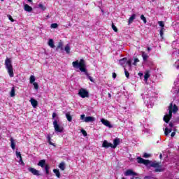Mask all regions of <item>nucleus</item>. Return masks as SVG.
<instances>
[{
    "instance_id": "e433bc0d",
    "label": "nucleus",
    "mask_w": 179,
    "mask_h": 179,
    "mask_svg": "<svg viewBox=\"0 0 179 179\" xmlns=\"http://www.w3.org/2000/svg\"><path fill=\"white\" fill-rule=\"evenodd\" d=\"M50 27H51V29H57V27H58V24L52 23V24H51Z\"/></svg>"
},
{
    "instance_id": "58836bf2",
    "label": "nucleus",
    "mask_w": 179,
    "mask_h": 179,
    "mask_svg": "<svg viewBox=\"0 0 179 179\" xmlns=\"http://www.w3.org/2000/svg\"><path fill=\"white\" fill-rule=\"evenodd\" d=\"M155 173H160V172L163 171V169L160 167H158V168L155 169Z\"/></svg>"
},
{
    "instance_id": "39448f33",
    "label": "nucleus",
    "mask_w": 179,
    "mask_h": 179,
    "mask_svg": "<svg viewBox=\"0 0 179 179\" xmlns=\"http://www.w3.org/2000/svg\"><path fill=\"white\" fill-rule=\"evenodd\" d=\"M78 95L82 97V99H85V97H89V92L85 88H80L78 92Z\"/></svg>"
},
{
    "instance_id": "e2e57ef3",
    "label": "nucleus",
    "mask_w": 179,
    "mask_h": 179,
    "mask_svg": "<svg viewBox=\"0 0 179 179\" xmlns=\"http://www.w3.org/2000/svg\"><path fill=\"white\" fill-rule=\"evenodd\" d=\"M1 1H3V0H1Z\"/></svg>"
},
{
    "instance_id": "a18cd8bd",
    "label": "nucleus",
    "mask_w": 179,
    "mask_h": 179,
    "mask_svg": "<svg viewBox=\"0 0 179 179\" xmlns=\"http://www.w3.org/2000/svg\"><path fill=\"white\" fill-rule=\"evenodd\" d=\"M143 157H145V159H148V157H150V155L148 153H144Z\"/></svg>"
},
{
    "instance_id": "864d4df0",
    "label": "nucleus",
    "mask_w": 179,
    "mask_h": 179,
    "mask_svg": "<svg viewBox=\"0 0 179 179\" xmlns=\"http://www.w3.org/2000/svg\"><path fill=\"white\" fill-rule=\"evenodd\" d=\"M138 76H140V78H141V76H143V73H138Z\"/></svg>"
},
{
    "instance_id": "c85d7f7f",
    "label": "nucleus",
    "mask_w": 179,
    "mask_h": 179,
    "mask_svg": "<svg viewBox=\"0 0 179 179\" xmlns=\"http://www.w3.org/2000/svg\"><path fill=\"white\" fill-rule=\"evenodd\" d=\"M36 82V78L34 76H31L29 78V83H34Z\"/></svg>"
},
{
    "instance_id": "bb28decb",
    "label": "nucleus",
    "mask_w": 179,
    "mask_h": 179,
    "mask_svg": "<svg viewBox=\"0 0 179 179\" xmlns=\"http://www.w3.org/2000/svg\"><path fill=\"white\" fill-rule=\"evenodd\" d=\"M59 169H60V170L64 171V170H65V162L60 163L59 165Z\"/></svg>"
},
{
    "instance_id": "7ed1b4c3",
    "label": "nucleus",
    "mask_w": 179,
    "mask_h": 179,
    "mask_svg": "<svg viewBox=\"0 0 179 179\" xmlns=\"http://www.w3.org/2000/svg\"><path fill=\"white\" fill-rule=\"evenodd\" d=\"M5 66L8 71V73L10 78H13L15 74L13 73V66L12 65V60L9 58H6L5 60Z\"/></svg>"
},
{
    "instance_id": "0eeeda50",
    "label": "nucleus",
    "mask_w": 179,
    "mask_h": 179,
    "mask_svg": "<svg viewBox=\"0 0 179 179\" xmlns=\"http://www.w3.org/2000/svg\"><path fill=\"white\" fill-rule=\"evenodd\" d=\"M137 162L139 164H145V166H148L150 163V161L148 159H143V158L138 157H137Z\"/></svg>"
},
{
    "instance_id": "c756f323",
    "label": "nucleus",
    "mask_w": 179,
    "mask_h": 179,
    "mask_svg": "<svg viewBox=\"0 0 179 179\" xmlns=\"http://www.w3.org/2000/svg\"><path fill=\"white\" fill-rule=\"evenodd\" d=\"M64 50L66 54H69V52H71V48L68 45L65 46Z\"/></svg>"
},
{
    "instance_id": "f3484780",
    "label": "nucleus",
    "mask_w": 179,
    "mask_h": 179,
    "mask_svg": "<svg viewBox=\"0 0 179 179\" xmlns=\"http://www.w3.org/2000/svg\"><path fill=\"white\" fill-rule=\"evenodd\" d=\"M16 156L17 157L20 158L19 163H21V164H24L23 159H22V154H20V152L16 151Z\"/></svg>"
},
{
    "instance_id": "09e8293b",
    "label": "nucleus",
    "mask_w": 179,
    "mask_h": 179,
    "mask_svg": "<svg viewBox=\"0 0 179 179\" xmlns=\"http://www.w3.org/2000/svg\"><path fill=\"white\" fill-rule=\"evenodd\" d=\"M131 179H141V178L134 176L133 177L131 178Z\"/></svg>"
},
{
    "instance_id": "f03ea898",
    "label": "nucleus",
    "mask_w": 179,
    "mask_h": 179,
    "mask_svg": "<svg viewBox=\"0 0 179 179\" xmlns=\"http://www.w3.org/2000/svg\"><path fill=\"white\" fill-rule=\"evenodd\" d=\"M52 120H53V127L55 128V131L57 134L58 133L62 134V132H64V127L58 124V122H59V118L57 116V113H53Z\"/></svg>"
},
{
    "instance_id": "423d86ee",
    "label": "nucleus",
    "mask_w": 179,
    "mask_h": 179,
    "mask_svg": "<svg viewBox=\"0 0 179 179\" xmlns=\"http://www.w3.org/2000/svg\"><path fill=\"white\" fill-rule=\"evenodd\" d=\"M169 113H177V111H178V106H177V105H176V103H173V102H171L169 104Z\"/></svg>"
},
{
    "instance_id": "4468645a",
    "label": "nucleus",
    "mask_w": 179,
    "mask_h": 179,
    "mask_svg": "<svg viewBox=\"0 0 179 179\" xmlns=\"http://www.w3.org/2000/svg\"><path fill=\"white\" fill-rule=\"evenodd\" d=\"M24 10H25V12H31V10H33V8L29 6V4H24Z\"/></svg>"
},
{
    "instance_id": "603ef678",
    "label": "nucleus",
    "mask_w": 179,
    "mask_h": 179,
    "mask_svg": "<svg viewBox=\"0 0 179 179\" xmlns=\"http://www.w3.org/2000/svg\"><path fill=\"white\" fill-rule=\"evenodd\" d=\"M171 136L172 138H173V136H176V131L172 132Z\"/></svg>"
},
{
    "instance_id": "aec40b11",
    "label": "nucleus",
    "mask_w": 179,
    "mask_h": 179,
    "mask_svg": "<svg viewBox=\"0 0 179 179\" xmlns=\"http://www.w3.org/2000/svg\"><path fill=\"white\" fill-rule=\"evenodd\" d=\"M53 173H55V174L56 177H57V178H61V173H59V170L54 169Z\"/></svg>"
},
{
    "instance_id": "473e14b6",
    "label": "nucleus",
    "mask_w": 179,
    "mask_h": 179,
    "mask_svg": "<svg viewBox=\"0 0 179 179\" xmlns=\"http://www.w3.org/2000/svg\"><path fill=\"white\" fill-rule=\"evenodd\" d=\"M141 20H143V23H145V24H146V23H148V21L146 20V17H145V15H141Z\"/></svg>"
},
{
    "instance_id": "5fc2aeb1",
    "label": "nucleus",
    "mask_w": 179,
    "mask_h": 179,
    "mask_svg": "<svg viewBox=\"0 0 179 179\" xmlns=\"http://www.w3.org/2000/svg\"><path fill=\"white\" fill-rule=\"evenodd\" d=\"M51 141V137H50V136H48V142Z\"/></svg>"
},
{
    "instance_id": "7c9ffc66",
    "label": "nucleus",
    "mask_w": 179,
    "mask_h": 179,
    "mask_svg": "<svg viewBox=\"0 0 179 179\" xmlns=\"http://www.w3.org/2000/svg\"><path fill=\"white\" fill-rule=\"evenodd\" d=\"M150 78V74H149L148 72H147L145 75H144V80H148L149 78Z\"/></svg>"
},
{
    "instance_id": "6e6d98bb",
    "label": "nucleus",
    "mask_w": 179,
    "mask_h": 179,
    "mask_svg": "<svg viewBox=\"0 0 179 179\" xmlns=\"http://www.w3.org/2000/svg\"><path fill=\"white\" fill-rule=\"evenodd\" d=\"M147 50H148V51H151V50H152V48L148 47V48H147Z\"/></svg>"
},
{
    "instance_id": "5701e85b",
    "label": "nucleus",
    "mask_w": 179,
    "mask_h": 179,
    "mask_svg": "<svg viewBox=\"0 0 179 179\" xmlns=\"http://www.w3.org/2000/svg\"><path fill=\"white\" fill-rule=\"evenodd\" d=\"M142 57L143 61H148V58H149V56L146 54L145 52H142Z\"/></svg>"
},
{
    "instance_id": "20e7f679",
    "label": "nucleus",
    "mask_w": 179,
    "mask_h": 179,
    "mask_svg": "<svg viewBox=\"0 0 179 179\" xmlns=\"http://www.w3.org/2000/svg\"><path fill=\"white\" fill-rule=\"evenodd\" d=\"M80 120H83L84 122H94L96 119L92 116L85 117V115H80Z\"/></svg>"
},
{
    "instance_id": "6ab92c4d",
    "label": "nucleus",
    "mask_w": 179,
    "mask_h": 179,
    "mask_svg": "<svg viewBox=\"0 0 179 179\" xmlns=\"http://www.w3.org/2000/svg\"><path fill=\"white\" fill-rule=\"evenodd\" d=\"M150 167H154L155 169L160 167V164L159 162H154L150 164Z\"/></svg>"
},
{
    "instance_id": "ddd939ff",
    "label": "nucleus",
    "mask_w": 179,
    "mask_h": 179,
    "mask_svg": "<svg viewBox=\"0 0 179 179\" xmlns=\"http://www.w3.org/2000/svg\"><path fill=\"white\" fill-rule=\"evenodd\" d=\"M102 148H113V143H108L107 141H104L102 144Z\"/></svg>"
},
{
    "instance_id": "4c0bfd02",
    "label": "nucleus",
    "mask_w": 179,
    "mask_h": 179,
    "mask_svg": "<svg viewBox=\"0 0 179 179\" xmlns=\"http://www.w3.org/2000/svg\"><path fill=\"white\" fill-rule=\"evenodd\" d=\"M170 132H171V129H169V128H166L165 129V135L167 136V135H169V134H170Z\"/></svg>"
},
{
    "instance_id": "dca6fc26",
    "label": "nucleus",
    "mask_w": 179,
    "mask_h": 179,
    "mask_svg": "<svg viewBox=\"0 0 179 179\" xmlns=\"http://www.w3.org/2000/svg\"><path fill=\"white\" fill-rule=\"evenodd\" d=\"M10 141L11 148L13 149V150H15V149H16V144L15 143V140L13 139V138H10Z\"/></svg>"
},
{
    "instance_id": "1a4fd4ad",
    "label": "nucleus",
    "mask_w": 179,
    "mask_h": 179,
    "mask_svg": "<svg viewBox=\"0 0 179 179\" xmlns=\"http://www.w3.org/2000/svg\"><path fill=\"white\" fill-rule=\"evenodd\" d=\"M28 171H29V173H31V174H33L34 176H40V171L34 168H28Z\"/></svg>"
},
{
    "instance_id": "13d9d810",
    "label": "nucleus",
    "mask_w": 179,
    "mask_h": 179,
    "mask_svg": "<svg viewBox=\"0 0 179 179\" xmlns=\"http://www.w3.org/2000/svg\"><path fill=\"white\" fill-rule=\"evenodd\" d=\"M28 2H33V0H27Z\"/></svg>"
},
{
    "instance_id": "ea45409f",
    "label": "nucleus",
    "mask_w": 179,
    "mask_h": 179,
    "mask_svg": "<svg viewBox=\"0 0 179 179\" xmlns=\"http://www.w3.org/2000/svg\"><path fill=\"white\" fill-rule=\"evenodd\" d=\"M112 29H113V30H114L115 31V33H117V31H118V29L117 28V27H115V25L114 24H112Z\"/></svg>"
},
{
    "instance_id": "f8f14e48",
    "label": "nucleus",
    "mask_w": 179,
    "mask_h": 179,
    "mask_svg": "<svg viewBox=\"0 0 179 179\" xmlns=\"http://www.w3.org/2000/svg\"><path fill=\"white\" fill-rule=\"evenodd\" d=\"M121 142V140L120 138H116L113 141V145L112 144V149H115L117 148V145H120V143Z\"/></svg>"
},
{
    "instance_id": "3c124183",
    "label": "nucleus",
    "mask_w": 179,
    "mask_h": 179,
    "mask_svg": "<svg viewBox=\"0 0 179 179\" xmlns=\"http://www.w3.org/2000/svg\"><path fill=\"white\" fill-rule=\"evenodd\" d=\"M48 142L49 145H52V146H55V144L52 143L51 140H50V141H48Z\"/></svg>"
},
{
    "instance_id": "a878e982",
    "label": "nucleus",
    "mask_w": 179,
    "mask_h": 179,
    "mask_svg": "<svg viewBox=\"0 0 179 179\" xmlns=\"http://www.w3.org/2000/svg\"><path fill=\"white\" fill-rule=\"evenodd\" d=\"M15 87H13L10 92V97H15Z\"/></svg>"
},
{
    "instance_id": "b1692460",
    "label": "nucleus",
    "mask_w": 179,
    "mask_h": 179,
    "mask_svg": "<svg viewBox=\"0 0 179 179\" xmlns=\"http://www.w3.org/2000/svg\"><path fill=\"white\" fill-rule=\"evenodd\" d=\"M57 50H64V43L62 42H59L57 45Z\"/></svg>"
},
{
    "instance_id": "9d476101",
    "label": "nucleus",
    "mask_w": 179,
    "mask_h": 179,
    "mask_svg": "<svg viewBox=\"0 0 179 179\" xmlns=\"http://www.w3.org/2000/svg\"><path fill=\"white\" fill-rule=\"evenodd\" d=\"M171 117H173V115L171 113H166L164 116V121L166 123H169V122L170 121V120H171Z\"/></svg>"
},
{
    "instance_id": "f257e3e1",
    "label": "nucleus",
    "mask_w": 179,
    "mask_h": 179,
    "mask_svg": "<svg viewBox=\"0 0 179 179\" xmlns=\"http://www.w3.org/2000/svg\"><path fill=\"white\" fill-rule=\"evenodd\" d=\"M72 66L76 69L79 68L80 72H84V73L90 80V82H94V80H93V77L89 75V73L87 72V69H86V62L85 61V59H80V61L76 60L75 62H73Z\"/></svg>"
},
{
    "instance_id": "c9c22d12",
    "label": "nucleus",
    "mask_w": 179,
    "mask_h": 179,
    "mask_svg": "<svg viewBox=\"0 0 179 179\" xmlns=\"http://www.w3.org/2000/svg\"><path fill=\"white\" fill-rule=\"evenodd\" d=\"M158 24H159V26H160V27H162V29H164V22L159 21Z\"/></svg>"
},
{
    "instance_id": "a211bd4d",
    "label": "nucleus",
    "mask_w": 179,
    "mask_h": 179,
    "mask_svg": "<svg viewBox=\"0 0 179 179\" xmlns=\"http://www.w3.org/2000/svg\"><path fill=\"white\" fill-rule=\"evenodd\" d=\"M38 166H39L40 167L44 168V166H45V159L40 160L39 162L38 163Z\"/></svg>"
},
{
    "instance_id": "9b49d317",
    "label": "nucleus",
    "mask_w": 179,
    "mask_h": 179,
    "mask_svg": "<svg viewBox=\"0 0 179 179\" xmlns=\"http://www.w3.org/2000/svg\"><path fill=\"white\" fill-rule=\"evenodd\" d=\"M124 176L128 177V176H138V173L134 172V171L129 169L124 172Z\"/></svg>"
},
{
    "instance_id": "393cba45",
    "label": "nucleus",
    "mask_w": 179,
    "mask_h": 179,
    "mask_svg": "<svg viewBox=\"0 0 179 179\" xmlns=\"http://www.w3.org/2000/svg\"><path fill=\"white\" fill-rule=\"evenodd\" d=\"M120 65L124 66V64L127 62V57L122 58L119 61Z\"/></svg>"
},
{
    "instance_id": "79ce46f5",
    "label": "nucleus",
    "mask_w": 179,
    "mask_h": 179,
    "mask_svg": "<svg viewBox=\"0 0 179 179\" xmlns=\"http://www.w3.org/2000/svg\"><path fill=\"white\" fill-rule=\"evenodd\" d=\"M7 17H8L9 20H10V22H15V20L12 17L11 15H8Z\"/></svg>"
},
{
    "instance_id": "4d7b16f0",
    "label": "nucleus",
    "mask_w": 179,
    "mask_h": 179,
    "mask_svg": "<svg viewBox=\"0 0 179 179\" xmlns=\"http://www.w3.org/2000/svg\"><path fill=\"white\" fill-rule=\"evenodd\" d=\"M162 157H163V155L160 154L159 158L162 159Z\"/></svg>"
},
{
    "instance_id": "a19ab883",
    "label": "nucleus",
    "mask_w": 179,
    "mask_h": 179,
    "mask_svg": "<svg viewBox=\"0 0 179 179\" xmlns=\"http://www.w3.org/2000/svg\"><path fill=\"white\" fill-rule=\"evenodd\" d=\"M35 90H38V83H33Z\"/></svg>"
},
{
    "instance_id": "4be33fe9",
    "label": "nucleus",
    "mask_w": 179,
    "mask_h": 179,
    "mask_svg": "<svg viewBox=\"0 0 179 179\" xmlns=\"http://www.w3.org/2000/svg\"><path fill=\"white\" fill-rule=\"evenodd\" d=\"M135 17H136V14H133V15L129 18V24H131V23H132V22H134V20L135 19Z\"/></svg>"
},
{
    "instance_id": "2eb2a0df",
    "label": "nucleus",
    "mask_w": 179,
    "mask_h": 179,
    "mask_svg": "<svg viewBox=\"0 0 179 179\" xmlns=\"http://www.w3.org/2000/svg\"><path fill=\"white\" fill-rule=\"evenodd\" d=\"M31 104L34 108H36V107L38 106V102H37V101L34 99H31Z\"/></svg>"
},
{
    "instance_id": "72a5a7b5",
    "label": "nucleus",
    "mask_w": 179,
    "mask_h": 179,
    "mask_svg": "<svg viewBox=\"0 0 179 179\" xmlns=\"http://www.w3.org/2000/svg\"><path fill=\"white\" fill-rule=\"evenodd\" d=\"M124 75L126 76V78H129V72H128V71H127V69H124Z\"/></svg>"
},
{
    "instance_id": "de8ad7c7",
    "label": "nucleus",
    "mask_w": 179,
    "mask_h": 179,
    "mask_svg": "<svg viewBox=\"0 0 179 179\" xmlns=\"http://www.w3.org/2000/svg\"><path fill=\"white\" fill-rule=\"evenodd\" d=\"M136 62H139V59L138 58L134 59V62L133 63V65H136Z\"/></svg>"
},
{
    "instance_id": "c03bdc74",
    "label": "nucleus",
    "mask_w": 179,
    "mask_h": 179,
    "mask_svg": "<svg viewBox=\"0 0 179 179\" xmlns=\"http://www.w3.org/2000/svg\"><path fill=\"white\" fill-rule=\"evenodd\" d=\"M127 65H129V66L131 68V66H132V62L131 60H128L127 62Z\"/></svg>"
},
{
    "instance_id": "37998d69",
    "label": "nucleus",
    "mask_w": 179,
    "mask_h": 179,
    "mask_svg": "<svg viewBox=\"0 0 179 179\" xmlns=\"http://www.w3.org/2000/svg\"><path fill=\"white\" fill-rule=\"evenodd\" d=\"M164 30V28H162L159 31V34H160L161 37H163Z\"/></svg>"
},
{
    "instance_id": "49530a36",
    "label": "nucleus",
    "mask_w": 179,
    "mask_h": 179,
    "mask_svg": "<svg viewBox=\"0 0 179 179\" xmlns=\"http://www.w3.org/2000/svg\"><path fill=\"white\" fill-rule=\"evenodd\" d=\"M81 133H82L83 135H84L85 136H87V133L85 130L82 129V130H81Z\"/></svg>"
},
{
    "instance_id": "412c9836",
    "label": "nucleus",
    "mask_w": 179,
    "mask_h": 179,
    "mask_svg": "<svg viewBox=\"0 0 179 179\" xmlns=\"http://www.w3.org/2000/svg\"><path fill=\"white\" fill-rule=\"evenodd\" d=\"M48 44L51 48H54L55 47V45H54V40L52 39H49Z\"/></svg>"
},
{
    "instance_id": "2f4dec72",
    "label": "nucleus",
    "mask_w": 179,
    "mask_h": 179,
    "mask_svg": "<svg viewBox=\"0 0 179 179\" xmlns=\"http://www.w3.org/2000/svg\"><path fill=\"white\" fill-rule=\"evenodd\" d=\"M50 165H45V171L46 174H50Z\"/></svg>"
},
{
    "instance_id": "f704fd0d",
    "label": "nucleus",
    "mask_w": 179,
    "mask_h": 179,
    "mask_svg": "<svg viewBox=\"0 0 179 179\" xmlns=\"http://www.w3.org/2000/svg\"><path fill=\"white\" fill-rule=\"evenodd\" d=\"M38 8H40L42 10H45V9H47L45 8V6H44V5H43V3H39L38 4Z\"/></svg>"
},
{
    "instance_id": "6e6552de",
    "label": "nucleus",
    "mask_w": 179,
    "mask_h": 179,
    "mask_svg": "<svg viewBox=\"0 0 179 179\" xmlns=\"http://www.w3.org/2000/svg\"><path fill=\"white\" fill-rule=\"evenodd\" d=\"M101 122H102L103 125H105V127H107L108 128H113V125H111V123H110V121L104 118L101 119Z\"/></svg>"
},
{
    "instance_id": "680f3d73",
    "label": "nucleus",
    "mask_w": 179,
    "mask_h": 179,
    "mask_svg": "<svg viewBox=\"0 0 179 179\" xmlns=\"http://www.w3.org/2000/svg\"><path fill=\"white\" fill-rule=\"evenodd\" d=\"M177 166H179V163L177 164Z\"/></svg>"
},
{
    "instance_id": "bf43d9fd",
    "label": "nucleus",
    "mask_w": 179,
    "mask_h": 179,
    "mask_svg": "<svg viewBox=\"0 0 179 179\" xmlns=\"http://www.w3.org/2000/svg\"><path fill=\"white\" fill-rule=\"evenodd\" d=\"M108 97H111V94L108 93Z\"/></svg>"
},
{
    "instance_id": "052dcab7",
    "label": "nucleus",
    "mask_w": 179,
    "mask_h": 179,
    "mask_svg": "<svg viewBox=\"0 0 179 179\" xmlns=\"http://www.w3.org/2000/svg\"><path fill=\"white\" fill-rule=\"evenodd\" d=\"M170 127H173V124L170 123L169 124Z\"/></svg>"
},
{
    "instance_id": "cd10ccee",
    "label": "nucleus",
    "mask_w": 179,
    "mask_h": 179,
    "mask_svg": "<svg viewBox=\"0 0 179 179\" xmlns=\"http://www.w3.org/2000/svg\"><path fill=\"white\" fill-rule=\"evenodd\" d=\"M66 117L69 122L72 121V116L70 113H66Z\"/></svg>"
},
{
    "instance_id": "8fccbe9b",
    "label": "nucleus",
    "mask_w": 179,
    "mask_h": 179,
    "mask_svg": "<svg viewBox=\"0 0 179 179\" xmlns=\"http://www.w3.org/2000/svg\"><path fill=\"white\" fill-rule=\"evenodd\" d=\"M113 79H115V78H117V73H113Z\"/></svg>"
}]
</instances>
